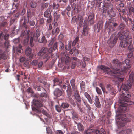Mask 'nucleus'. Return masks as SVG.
Listing matches in <instances>:
<instances>
[{"label":"nucleus","mask_w":134,"mask_h":134,"mask_svg":"<svg viewBox=\"0 0 134 134\" xmlns=\"http://www.w3.org/2000/svg\"><path fill=\"white\" fill-rule=\"evenodd\" d=\"M73 62L71 66L72 69H74L76 65L77 66L79 67L81 65V62L80 60L78 59L76 57H73L72 58Z\"/></svg>","instance_id":"8"},{"label":"nucleus","mask_w":134,"mask_h":134,"mask_svg":"<svg viewBox=\"0 0 134 134\" xmlns=\"http://www.w3.org/2000/svg\"><path fill=\"white\" fill-rule=\"evenodd\" d=\"M6 58L5 53H3L0 54V60L2 59H5Z\"/></svg>","instance_id":"47"},{"label":"nucleus","mask_w":134,"mask_h":134,"mask_svg":"<svg viewBox=\"0 0 134 134\" xmlns=\"http://www.w3.org/2000/svg\"><path fill=\"white\" fill-rule=\"evenodd\" d=\"M33 103L35 106L34 108H32L33 110L39 113H42L47 117H50V115L48 114L44 109L40 108L43 106V104L41 102H40L38 100L34 99L33 100Z\"/></svg>","instance_id":"5"},{"label":"nucleus","mask_w":134,"mask_h":134,"mask_svg":"<svg viewBox=\"0 0 134 134\" xmlns=\"http://www.w3.org/2000/svg\"><path fill=\"white\" fill-rule=\"evenodd\" d=\"M122 116H125V114L123 115H118V117L120 118H119V121H118L117 120H116V121L118 122V124H119V126L120 127H123L125 125L124 123V121H126L127 120L126 118H124V119H122L121 118Z\"/></svg>","instance_id":"9"},{"label":"nucleus","mask_w":134,"mask_h":134,"mask_svg":"<svg viewBox=\"0 0 134 134\" xmlns=\"http://www.w3.org/2000/svg\"><path fill=\"white\" fill-rule=\"evenodd\" d=\"M125 25L123 23H120L119 26V28L120 30L123 29L125 27Z\"/></svg>","instance_id":"49"},{"label":"nucleus","mask_w":134,"mask_h":134,"mask_svg":"<svg viewBox=\"0 0 134 134\" xmlns=\"http://www.w3.org/2000/svg\"><path fill=\"white\" fill-rule=\"evenodd\" d=\"M54 94L56 96L59 97L61 96L62 94L61 91L58 88H57L55 89L54 91Z\"/></svg>","instance_id":"19"},{"label":"nucleus","mask_w":134,"mask_h":134,"mask_svg":"<svg viewBox=\"0 0 134 134\" xmlns=\"http://www.w3.org/2000/svg\"><path fill=\"white\" fill-rule=\"evenodd\" d=\"M1 37L3 38L5 40V41L4 43V46L6 47H8L9 44L8 40L9 38V35L7 34H4L3 33H1L0 34V38Z\"/></svg>","instance_id":"10"},{"label":"nucleus","mask_w":134,"mask_h":134,"mask_svg":"<svg viewBox=\"0 0 134 134\" xmlns=\"http://www.w3.org/2000/svg\"><path fill=\"white\" fill-rule=\"evenodd\" d=\"M94 14L93 13L91 14L88 17L89 22L91 24H93L94 21Z\"/></svg>","instance_id":"20"},{"label":"nucleus","mask_w":134,"mask_h":134,"mask_svg":"<svg viewBox=\"0 0 134 134\" xmlns=\"http://www.w3.org/2000/svg\"><path fill=\"white\" fill-rule=\"evenodd\" d=\"M51 53H50L49 52L46 54H45L43 56V59H46V61L48 60L50 58V56L49 55Z\"/></svg>","instance_id":"34"},{"label":"nucleus","mask_w":134,"mask_h":134,"mask_svg":"<svg viewBox=\"0 0 134 134\" xmlns=\"http://www.w3.org/2000/svg\"><path fill=\"white\" fill-rule=\"evenodd\" d=\"M44 16L46 18H48L47 21L48 23H49L52 20V17L51 16V12L49 10L47 9L44 13Z\"/></svg>","instance_id":"11"},{"label":"nucleus","mask_w":134,"mask_h":134,"mask_svg":"<svg viewBox=\"0 0 134 134\" xmlns=\"http://www.w3.org/2000/svg\"><path fill=\"white\" fill-rule=\"evenodd\" d=\"M56 110L58 112H60L61 111V109L60 106L58 105L55 106Z\"/></svg>","instance_id":"48"},{"label":"nucleus","mask_w":134,"mask_h":134,"mask_svg":"<svg viewBox=\"0 0 134 134\" xmlns=\"http://www.w3.org/2000/svg\"><path fill=\"white\" fill-rule=\"evenodd\" d=\"M58 43L59 45V48L61 50L63 49L64 48V44L60 41Z\"/></svg>","instance_id":"39"},{"label":"nucleus","mask_w":134,"mask_h":134,"mask_svg":"<svg viewBox=\"0 0 134 134\" xmlns=\"http://www.w3.org/2000/svg\"><path fill=\"white\" fill-rule=\"evenodd\" d=\"M129 80L128 81V83L127 84H134V77L132 75L130 74L129 76Z\"/></svg>","instance_id":"27"},{"label":"nucleus","mask_w":134,"mask_h":134,"mask_svg":"<svg viewBox=\"0 0 134 134\" xmlns=\"http://www.w3.org/2000/svg\"><path fill=\"white\" fill-rule=\"evenodd\" d=\"M99 68L103 70L105 73L110 74L114 78V81L115 82V84H119L120 82L123 81L124 78L120 77V76L122 75L121 73L120 69H114L112 71L108 67L104 65H101L99 66Z\"/></svg>","instance_id":"3"},{"label":"nucleus","mask_w":134,"mask_h":134,"mask_svg":"<svg viewBox=\"0 0 134 134\" xmlns=\"http://www.w3.org/2000/svg\"><path fill=\"white\" fill-rule=\"evenodd\" d=\"M29 24L31 26H34L35 24V22L34 20H32L29 22Z\"/></svg>","instance_id":"60"},{"label":"nucleus","mask_w":134,"mask_h":134,"mask_svg":"<svg viewBox=\"0 0 134 134\" xmlns=\"http://www.w3.org/2000/svg\"><path fill=\"white\" fill-rule=\"evenodd\" d=\"M78 21V19H77L76 16H74L73 17L72 19V22L75 23L77 22Z\"/></svg>","instance_id":"52"},{"label":"nucleus","mask_w":134,"mask_h":134,"mask_svg":"<svg viewBox=\"0 0 134 134\" xmlns=\"http://www.w3.org/2000/svg\"><path fill=\"white\" fill-rule=\"evenodd\" d=\"M132 84H117V87L120 88V92H122V95L121 96V99H120V103L121 104V108L123 111V109H126V107L128 105H134V103L130 101L131 97L128 91Z\"/></svg>","instance_id":"1"},{"label":"nucleus","mask_w":134,"mask_h":134,"mask_svg":"<svg viewBox=\"0 0 134 134\" xmlns=\"http://www.w3.org/2000/svg\"><path fill=\"white\" fill-rule=\"evenodd\" d=\"M30 16L29 13L28 14L27 18L26 16H24L23 18L22 19V20H24L22 25L23 27H25L26 28H27L26 24L29 22V18Z\"/></svg>","instance_id":"12"},{"label":"nucleus","mask_w":134,"mask_h":134,"mask_svg":"<svg viewBox=\"0 0 134 134\" xmlns=\"http://www.w3.org/2000/svg\"><path fill=\"white\" fill-rule=\"evenodd\" d=\"M124 64L122 65V67L121 70L124 72H126L127 71V69L130 68L131 66V63L130 60L128 59H126L125 60Z\"/></svg>","instance_id":"7"},{"label":"nucleus","mask_w":134,"mask_h":134,"mask_svg":"<svg viewBox=\"0 0 134 134\" xmlns=\"http://www.w3.org/2000/svg\"><path fill=\"white\" fill-rule=\"evenodd\" d=\"M129 31L126 30L123 32L119 36L120 40L122 39L120 43V46L122 47L125 48L128 45V49L129 51L133 50L134 47L131 44L132 37L130 35Z\"/></svg>","instance_id":"2"},{"label":"nucleus","mask_w":134,"mask_h":134,"mask_svg":"<svg viewBox=\"0 0 134 134\" xmlns=\"http://www.w3.org/2000/svg\"><path fill=\"white\" fill-rule=\"evenodd\" d=\"M53 16L54 17V21H57L58 20L60 17V15L59 14H57V13L56 12H55L54 13Z\"/></svg>","instance_id":"35"},{"label":"nucleus","mask_w":134,"mask_h":134,"mask_svg":"<svg viewBox=\"0 0 134 134\" xmlns=\"http://www.w3.org/2000/svg\"><path fill=\"white\" fill-rule=\"evenodd\" d=\"M88 34V27L87 26L84 27L82 33V35L83 36H87Z\"/></svg>","instance_id":"23"},{"label":"nucleus","mask_w":134,"mask_h":134,"mask_svg":"<svg viewBox=\"0 0 134 134\" xmlns=\"http://www.w3.org/2000/svg\"><path fill=\"white\" fill-rule=\"evenodd\" d=\"M32 49L29 47H27L26 49L25 54L27 56L30 55V58L31 59L33 57L34 55L31 54Z\"/></svg>","instance_id":"15"},{"label":"nucleus","mask_w":134,"mask_h":134,"mask_svg":"<svg viewBox=\"0 0 134 134\" xmlns=\"http://www.w3.org/2000/svg\"><path fill=\"white\" fill-rule=\"evenodd\" d=\"M102 0H97L96 2V4L97 5H99V7H100L101 3H102Z\"/></svg>","instance_id":"58"},{"label":"nucleus","mask_w":134,"mask_h":134,"mask_svg":"<svg viewBox=\"0 0 134 134\" xmlns=\"http://www.w3.org/2000/svg\"><path fill=\"white\" fill-rule=\"evenodd\" d=\"M73 53L75 55V56H77L79 54L78 50L76 49L75 48H73Z\"/></svg>","instance_id":"50"},{"label":"nucleus","mask_w":134,"mask_h":134,"mask_svg":"<svg viewBox=\"0 0 134 134\" xmlns=\"http://www.w3.org/2000/svg\"><path fill=\"white\" fill-rule=\"evenodd\" d=\"M66 52V51H63L61 52V55H62V60L63 59H64V58H65V57L67 55L65 53V52Z\"/></svg>","instance_id":"42"},{"label":"nucleus","mask_w":134,"mask_h":134,"mask_svg":"<svg viewBox=\"0 0 134 134\" xmlns=\"http://www.w3.org/2000/svg\"><path fill=\"white\" fill-rule=\"evenodd\" d=\"M69 105L67 103H62L61 106L64 109L68 108L69 107Z\"/></svg>","instance_id":"36"},{"label":"nucleus","mask_w":134,"mask_h":134,"mask_svg":"<svg viewBox=\"0 0 134 134\" xmlns=\"http://www.w3.org/2000/svg\"><path fill=\"white\" fill-rule=\"evenodd\" d=\"M134 8L131 7L129 8V9L128 14L130 16V15L133 16L134 15Z\"/></svg>","instance_id":"28"},{"label":"nucleus","mask_w":134,"mask_h":134,"mask_svg":"<svg viewBox=\"0 0 134 134\" xmlns=\"http://www.w3.org/2000/svg\"><path fill=\"white\" fill-rule=\"evenodd\" d=\"M113 87L111 84H107L106 87V89L108 91H112Z\"/></svg>","instance_id":"41"},{"label":"nucleus","mask_w":134,"mask_h":134,"mask_svg":"<svg viewBox=\"0 0 134 134\" xmlns=\"http://www.w3.org/2000/svg\"><path fill=\"white\" fill-rule=\"evenodd\" d=\"M38 63V61L36 60H34L31 62V64L33 66H36Z\"/></svg>","instance_id":"45"},{"label":"nucleus","mask_w":134,"mask_h":134,"mask_svg":"<svg viewBox=\"0 0 134 134\" xmlns=\"http://www.w3.org/2000/svg\"><path fill=\"white\" fill-rule=\"evenodd\" d=\"M67 86V90H66L67 95L68 97H71L72 94L71 88L70 84H69Z\"/></svg>","instance_id":"22"},{"label":"nucleus","mask_w":134,"mask_h":134,"mask_svg":"<svg viewBox=\"0 0 134 134\" xmlns=\"http://www.w3.org/2000/svg\"><path fill=\"white\" fill-rule=\"evenodd\" d=\"M39 23L40 24H43L44 23V19L43 18L40 19L39 20Z\"/></svg>","instance_id":"57"},{"label":"nucleus","mask_w":134,"mask_h":134,"mask_svg":"<svg viewBox=\"0 0 134 134\" xmlns=\"http://www.w3.org/2000/svg\"><path fill=\"white\" fill-rule=\"evenodd\" d=\"M74 96L75 97L79 96L80 95L79 93L77 90H75L74 92Z\"/></svg>","instance_id":"61"},{"label":"nucleus","mask_w":134,"mask_h":134,"mask_svg":"<svg viewBox=\"0 0 134 134\" xmlns=\"http://www.w3.org/2000/svg\"><path fill=\"white\" fill-rule=\"evenodd\" d=\"M95 132L96 134H105V130L102 128L100 129V130H97Z\"/></svg>","instance_id":"29"},{"label":"nucleus","mask_w":134,"mask_h":134,"mask_svg":"<svg viewBox=\"0 0 134 134\" xmlns=\"http://www.w3.org/2000/svg\"><path fill=\"white\" fill-rule=\"evenodd\" d=\"M43 65V62L42 61H41L39 62V63H38V67L39 68H41Z\"/></svg>","instance_id":"63"},{"label":"nucleus","mask_w":134,"mask_h":134,"mask_svg":"<svg viewBox=\"0 0 134 134\" xmlns=\"http://www.w3.org/2000/svg\"><path fill=\"white\" fill-rule=\"evenodd\" d=\"M103 24L101 21H99L97 25V29H98V32H99V30L101 29L103 27Z\"/></svg>","instance_id":"31"},{"label":"nucleus","mask_w":134,"mask_h":134,"mask_svg":"<svg viewBox=\"0 0 134 134\" xmlns=\"http://www.w3.org/2000/svg\"><path fill=\"white\" fill-rule=\"evenodd\" d=\"M76 99L77 100V101L78 103H80L81 102V99L80 97V96L75 97Z\"/></svg>","instance_id":"64"},{"label":"nucleus","mask_w":134,"mask_h":134,"mask_svg":"<svg viewBox=\"0 0 134 134\" xmlns=\"http://www.w3.org/2000/svg\"><path fill=\"white\" fill-rule=\"evenodd\" d=\"M48 51L47 48L44 47H42L40 52L38 53V55L39 56H42Z\"/></svg>","instance_id":"16"},{"label":"nucleus","mask_w":134,"mask_h":134,"mask_svg":"<svg viewBox=\"0 0 134 134\" xmlns=\"http://www.w3.org/2000/svg\"><path fill=\"white\" fill-rule=\"evenodd\" d=\"M117 40V39L116 38H114L113 40L110 38L107 41V43L109 47H113L116 44Z\"/></svg>","instance_id":"14"},{"label":"nucleus","mask_w":134,"mask_h":134,"mask_svg":"<svg viewBox=\"0 0 134 134\" xmlns=\"http://www.w3.org/2000/svg\"><path fill=\"white\" fill-rule=\"evenodd\" d=\"M59 4L55 3H53V7L54 9L57 10L59 7Z\"/></svg>","instance_id":"44"},{"label":"nucleus","mask_w":134,"mask_h":134,"mask_svg":"<svg viewBox=\"0 0 134 134\" xmlns=\"http://www.w3.org/2000/svg\"><path fill=\"white\" fill-rule=\"evenodd\" d=\"M57 42H55L54 44L53 47H52L50 48L49 50V51L50 53H52V50L54 51L55 50L57 49Z\"/></svg>","instance_id":"26"},{"label":"nucleus","mask_w":134,"mask_h":134,"mask_svg":"<svg viewBox=\"0 0 134 134\" xmlns=\"http://www.w3.org/2000/svg\"><path fill=\"white\" fill-rule=\"evenodd\" d=\"M64 59H63L62 61H64V60L65 61V63L67 64L69 63L71 59L69 57H68V55L66 56L65 57V58H64Z\"/></svg>","instance_id":"33"},{"label":"nucleus","mask_w":134,"mask_h":134,"mask_svg":"<svg viewBox=\"0 0 134 134\" xmlns=\"http://www.w3.org/2000/svg\"><path fill=\"white\" fill-rule=\"evenodd\" d=\"M82 17L80 18V21L79 22V27H80L82 25V23L83 21V19Z\"/></svg>","instance_id":"53"},{"label":"nucleus","mask_w":134,"mask_h":134,"mask_svg":"<svg viewBox=\"0 0 134 134\" xmlns=\"http://www.w3.org/2000/svg\"><path fill=\"white\" fill-rule=\"evenodd\" d=\"M60 30L58 27L54 28L52 30V35L55 34L57 35L59 32Z\"/></svg>","instance_id":"24"},{"label":"nucleus","mask_w":134,"mask_h":134,"mask_svg":"<svg viewBox=\"0 0 134 134\" xmlns=\"http://www.w3.org/2000/svg\"><path fill=\"white\" fill-rule=\"evenodd\" d=\"M94 104L98 108H100L101 105L100 104L99 99L98 97L97 96H95L94 98Z\"/></svg>","instance_id":"17"},{"label":"nucleus","mask_w":134,"mask_h":134,"mask_svg":"<svg viewBox=\"0 0 134 134\" xmlns=\"http://www.w3.org/2000/svg\"><path fill=\"white\" fill-rule=\"evenodd\" d=\"M112 63L116 66L120 68L121 69L122 67V65L124 64L123 63V62L122 63L120 62L118 59H115L113 60Z\"/></svg>","instance_id":"13"},{"label":"nucleus","mask_w":134,"mask_h":134,"mask_svg":"<svg viewBox=\"0 0 134 134\" xmlns=\"http://www.w3.org/2000/svg\"><path fill=\"white\" fill-rule=\"evenodd\" d=\"M51 34L50 31L49 30H48L46 32V36L48 38L50 37Z\"/></svg>","instance_id":"62"},{"label":"nucleus","mask_w":134,"mask_h":134,"mask_svg":"<svg viewBox=\"0 0 134 134\" xmlns=\"http://www.w3.org/2000/svg\"><path fill=\"white\" fill-rule=\"evenodd\" d=\"M30 6L32 8H35L37 5V3L35 2H31L30 3Z\"/></svg>","instance_id":"38"},{"label":"nucleus","mask_w":134,"mask_h":134,"mask_svg":"<svg viewBox=\"0 0 134 134\" xmlns=\"http://www.w3.org/2000/svg\"><path fill=\"white\" fill-rule=\"evenodd\" d=\"M46 130L48 134H52V131L49 128H46Z\"/></svg>","instance_id":"55"},{"label":"nucleus","mask_w":134,"mask_h":134,"mask_svg":"<svg viewBox=\"0 0 134 134\" xmlns=\"http://www.w3.org/2000/svg\"><path fill=\"white\" fill-rule=\"evenodd\" d=\"M77 127L79 131H82L84 130V127L83 125L80 123L77 124Z\"/></svg>","instance_id":"32"},{"label":"nucleus","mask_w":134,"mask_h":134,"mask_svg":"<svg viewBox=\"0 0 134 134\" xmlns=\"http://www.w3.org/2000/svg\"><path fill=\"white\" fill-rule=\"evenodd\" d=\"M94 132V130L92 129H89L86 130L85 132L86 134H90Z\"/></svg>","instance_id":"37"},{"label":"nucleus","mask_w":134,"mask_h":134,"mask_svg":"<svg viewBox=\"0 0 134 134\" xmlns=\"http://www.w3.org/2000/svg\"><path fill=\"white\" fill-rule=\"evenodd\" d=\"M71 48V45L69 43L68 44V46L67 45H66L65 46V49L67 50H69Z\"/></svg>","instance_id":"54"},{"label":"nucleus","mask_w":134,"mask_h":134,"mask_svg":"<svg viewBox=\"0 0 134 134\" xmlns=\"http://www.w3.org/2000/svg\"><path fill=\"white\" fill-rule=\"evenodd\" d=\"M71 113L72 115V118L74 119L77 120L79 117L78 114L74 110L71 111Z\"/></svg>","instance_id":"25"},{"label":"nucleus","mask_w":134,"mask_h":134,"mask_svg":"<svg viewBox=\"0 0 134 134\" xmlns=\"http://www.w3.org/2000/svg\"><path fill=\"white\" fill-rule=\"evenodd\" d=\"M104 4L103 7V9L105 8L106 7H108L109 6L113 5L111 3L110 0H104Z\"/></svg>","instance_id":"18"},{"label":"nucleus","mask_w":134,"mask_h":134,"mask_svg":"<svg viewBox=\"0 0 134 134\" xmlns=\"http://www.w3.org/2000/svg\"><path fill=\"white\" fill-rule=\"evenodd\" d=\"M79 40V37H77L75 38V39L73 41V42L72 43V46H74L76 45V43L78 42Z\"/></svg>","instance_id":"40"},{"label":"nucleus","mask_w":134,"mask_h":134,"mask_svg":"<svg viewBox=\"0 0 134 134\" xmlns=\"http://www.w3.org/2000/svg\"><path fill=\"white\" fill-rule=\"evenodd\" d=\"M96 91L99 95H101L102 94V91L99 88L96 87Z\"/></svg>","instance_id":"51"},{"label":"nucleus","mask_w":134,"mask_h":134,"mask_svg":"<svg viewBox=\"0 0 134 134\" xmlns=\"http://www.w3.org/2000/svg\"><path fill=\"white\" fill-rule=\"evenodd\" d=\"M113 6L110 5L108 7H106L103 9V15L107 17L108 16L109 17L112 18L115 16L116 14L115 12L113 10Z\"/></svg>","instance_id":"6"},{"label":"nucleus","mask_w":134,"mask_h":134,"mask_svg":"<svg viewBox=\"0 0 134 134\" xmlns=\"http://www.w3.org/2000/svg\"><path fill=\"white\" fill-rule=\"evenodd\" d=\"M47 42L46 39L44 36H43L41 38L38 40V42L41 43H46Z\"/></svg>","instance_id":"30"},{"label":"nucleus","mask_w":134,"mask_h":134,"mask_svg":"<svg viewBox=\"0 0 134 134\" xmlns=\"http://www.w3.org/2000/svg\"><path fill=\"white\" fill-rule=\"evenodd\" d=\"M40 35V32H38L35 34L33 32L30 33V31L25 30L23 33L21 35V36L23 37L25 36L26 37H27L30 39V45L31 47H33L34 45V42L37 41L38 38Z\"/></svg>","instance_id":"4"},{"label":"nucleus","mask_w":134,"mask_h":134,"mask_svg":"<svg viewBox=\"0 0 134 134\" xmlns=\"http://www.w3.org/2000/svg\"><path fill=\"white\" fill-rule=\"evenodd\" d=\"M84 95L87 99L89 103L90 104H92L93 103V102L89 94L87 92H85L84 93Z\"/></svg>","instance_id":"21"},{"label":"nucleus","mask_w":134,"mask_h":134,"mask_svg":"<svg viewBox=\"0 0 134 134\" xmlns=\"http://www.w3.org/2000/svg\"><path fill=\"white\" fill-rule=\"evenodd\" d=\"M107 102L108 103V104L109 105H111L113 103V99L112 97L111 98H108L107 100Z\"/></svg>","instance_id":"46"},{"label":"nucleus","mask_w":134,"mask_h":134,"mask_svg":"<svg viewBox=\"0 0 134 134\" xmlns=\"http://www.w3.org/2000/svg\"><path fill=\"white\" fill-rule=\"evenodd\" d=\"M56 40V38L55 37L52 38L50 40V41L49 44V46H51L53 44L54 42Z\"/></svg>","instance_id":"43"},{"label":"nucleus","mask_w":134,"mask_h":134,"mask_svg":"<svg viewBox=\"0 0 134 134\" xmlns=\"http://www.w3.org/2000/svg\"><path fill=\"white\" fill-rule=\"evenodd\" d=\"M48 5V3H46L44 4H43L41 7L43 9L46 8Z\"/></svg>","instance_id":"56"},{"label":"nucleus","mask_w":134,"mask_h":134,"mask_svg":"<svg viewBox=\"0 0 134 134\" xmlns=\"http://www.w3.org/2000/svg\"><path fill=\"white\" fill-rule=\"evenodd\" d=\"M125 130L127 134H132V130L131 129H127Z\"/></svg>","instance_id":"59"}]
</instances>
